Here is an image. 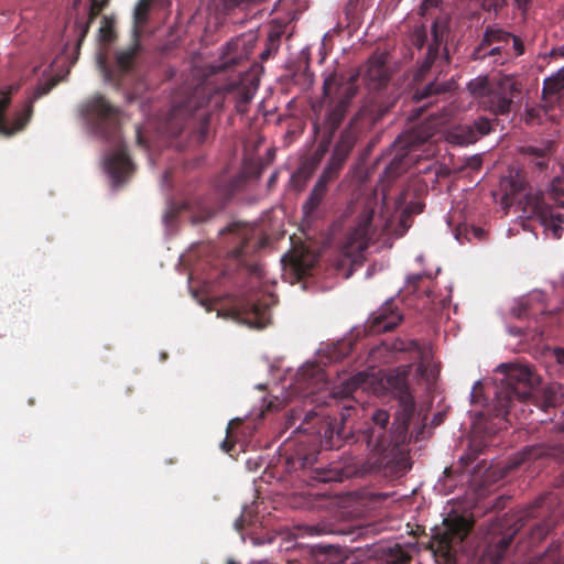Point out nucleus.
<instances>
[{
	"label": "nucleus",
	"mask_w": 564,
	"mask_h": 564,
	"mask_svg": "<svg viewBox=\"0 0 564 564\" xmlns=\"http://www.w3.org/2000/svg\"><path fill=\"white\" fill-rule=\"evenodd\" d=\"M101 12L100 7L97 6V0H90V6L88 8V12L86 17H77L75 20V32L77 34V47L82 45L85 37L87 36L90 25L94 22V20L99 15Z\"/></svg>",
	"instance_id": "28"
},
{
	"label": "nucleus",
	"mask_w": 564,
	"mask_h": 564,
	"mask_svg": "<svg viewBox=\"0 0 564 564\" xmlns=\"http://www.w3.org/2000/svg\"><path fill=\"white\" fill-rule=\"evenodd\" d=\"M267 0H224L225 7L227 9H249L252 6H256L258 3L265 2Z\"/></svg>",
	"instance_id": "42"
},
{
	"label": "nucleus",
	"mask_w": 564,
	"mask_h": 564,
	"mask_svg": "<svg viewBox=\"0 0 564 564\" xmlns=\"http://www.w3.org/2000/svg\"><path fill=\"white\" fill-rule=\"evenodd\" d=\"M453 88L452 82H431L422 87H417L413 95L412 99L416 102H423V107H429L436 104L440 98L447 93H449Z\"/></svg>",
	"instance_id": "20"
},
{
	"label": "nucleus",
	"mask_w": 564,
	"mask_h": 564,
	"mask_svg": "<svg viewBox=\"0 0 564 564\" xmlns=\"http://www.w3.org/2000/svg\"><path fill=\"white\" fill-rule=\"evenodd\" d=\"M267 56H268V52H263V53L261 54V57H262V58H265Z\"/></svg>",
	"instance_id": "64"
},
{
	"label": "nucleus",
	"mask_w": 564,
	"mask_h": 564,
	"mask_svg": "<svg viewBox=\"0 0 564 564\" xmlns=\"http://www.w3.org/2000/svg\"><path fill=\"white\" fill-rule=\"evenodd\" d=\"M546 112V110L540 108V107H532V108H529L527 109L525 111V122L529 123V124H532V123H540L541 122V115L542 112Z\"/></svg>",
	"instance_id": "44"
},
{
	"label": "nucleus",
	"mask_w": 564,
	"mask_h": 564,
	"mask_svg": "<svg viewBox=\"0 0 564 564\" xmlns=\"http://www.w3.org/2000/svg\"><path fill=\"white\" fill-rule=\"evenodd\" d=\"M83 115L96 133L116 140L119 134V109L110 105L104 96H95L87 101Z\"/></svg>",
	"instance_id": "7"
},
{
	"label": "nucleus",
	"mask_w": 564,
	"mask_h": 564,
	"mask_svg": "<svg viewBox=\"0 0 564 564\" xmlns=\"http://www.w3.org/2000/svg\"><path fill=\"white\" fill-rule=\"evenodd\" d=\"M311 479L319 482L340 481L341 475L337 469L315 468L312 470Z\"/></svg>",
	"instance_id": "39"
},
{
	"label": "nucleus",
	"mask_w": 564,
	"mask_h": 564,
	"mask_svg": "<svg viewBox=\"0 0 564 564\" xmlns=\"http://www.w3.org/2000/svg\"><path fill=\"white\" fill-rule=\"evenodd\" d=\"M98 40L102 45H110L117 40L116 19L104 15L98 30Z\"/></svg>",
	"instance_id": "32"
},
{
	"label": "nucleus",
	"mask_w": 564,
	"mask_h": 564,
	"mask_svg": "<svg viewBox=\"0 0 564 564\" xmlns=\"http://www.w3.org/2000/svg\"><path fill=\"white\" fill-rule=\"evenodd\" d=\"M556 355L561 361H564V350L563 349H558Z\"/></svg>",
	"instance_id": "57"
},
{
	"label": "nucleus",
	"mask_w": 564,
	"mask_h": 564,
	"mask_svg": "<svg viewBox=\"0 0 564 564\" xmlns=\"http://www.w3.org/2000/svg\"><path fill=\"white\" fill-rule=\"evenodd\" d=\"M350 346H351V345H350L349 343H345V341H344V343L338 344V348H339V349H344L345 351H340L339 356H336L335 358H341V357H344L345 355H347V354H348V351H349V349L351 348Z\"/></svg>",
	"instance_id": "48"
},
{
	"label": "nucleus",
	"mask_w": 564,
	"mask_h": 564,
	"mask_svg": "<svg viewBox=\"0 0 564 564\" xmlns=\"http://www.w3.org/2000/svg\"><path fill=\"white\" fill-rule=\"evenodd\" d=\"M254 176H256L257 178H259V177L261 176V170H258V171H257V173L254 174Z\"/></svg>",
	"instance_id": "60"
},
{
	"label": "nucleus",
	"mask_w": 564,
	"mask_h": 564,
	"mask_svg": "<svg viewBox=\"0 0 564 564\" xmlns=\"http://www.w3.org/2000/svg\"><path fill=\"white\" fill-rule=\"evenodd\" d=\"M170 0H140L133 11L132 33L142 36L149 23L150 12L153 8H163Z\"/></svg>",
	"instance_id": "23"
},
{
	"label": "nucleus",
	"mask_w": 564,
	"mask_h": 564,
	"mask_svg": "<svg viewBox=\"0 0 564 564\" xmlns=\"http://www.w3.org/2000/svg\"><path fill=\"white\" fill-rule=\"evenodd\" d=\"M375 210L365 207L360 213L357 224L348 231L343 243V251L346 256H357L365 251L373 235L372 219Z\"/></svg>",
	"instance_id": "13"
},
{
	"label": "nucleus",
	"mask_w": 564,
	"mask_h": 564,
	"mask_svg": "<svg viewBox=\"0 0 564 564\" xmlns=\"http://www.w3.org/2000/svg\"><path fill=\"white\" fill-rule=\"evenodd\" d=\"M273 304L272 294L259 290L250 291L232 301L229 315L251 327L263 328L270 323L271 305Z\"/></svg>",
	"instance_id": "4"
},
{
	"label": "nucleus",
	"mask_w": 564,
	"mask_h": 564,
	"mask_svg": "<svg viewBox=\"0 0 564 564\" xmlns=\"http://www.w3.org/2000/svg\"><path fill=\"white\" fill-rule=\"evenodd\" d=\"M541 502H535L512 516L511 532L491 542L485 549L482 562L485 564H500L509 550L514 535L525 527L529 520L536 518L540 512Z\"/></svg>",
	"instance_id": "10"
},
{
	"label": "nucleus",
	"mask_w": 564,
	"mask_h": 564,
	"mask_svg": "<svg viewBox=\"0 0 564 564\" xmlns=\"http://www.w3.org/2000/svg\"><path fill=\"white\" fill-rule=\"evenodd\" d=\"M432 36L433 41L429 45L426 56L419 67L417 77H423L426 73H429L434 62L438 58L440 47L444 41V32L443 30L438 29L436 23H434L432 26Z\"/></svg>",
	"instance_id": "27"
},
{
	"label": "nucleus",
	"mask_w": 564,
	"mask_h": 564,
	"mask_svg": "<svg viewBox=\"0 0 564 564\" xmlns=\"http://www.w3.org/2000/svg\"><path fill=\"white\" fill-rule=\"evenodd\" d=\"M487 444L482 440L473 438L469 444V451L460 457V462L466 467L471 464L476 457L484 452Z\"/></svg>",
	"instance_id": "40"
},
{
	"label": "nucleus",
	"mask_w": 564,
	"mask_h": 564,
	"mask_svg": "<svg viewBox=\"0 0 564 564\" xmlns=\"http://www.w3.org/2000/svg\"><path fill=\"white\" fill-rule=\"evenodd\" d=\"M471 530V523L464 517L444 520V529L437 530L430 541L429 547L437 561L452 564L456 560L455 546L460 544Z\"/></svg>",
	"instance_id": "6"
},
{
	"label": "nucleus",
	"mask_w": 564,
	"mask_h": 564,
	"mask_svg": "<svg viewBox=\"0 0 564 564\" xmlns=\"http://www.w3.org/2000/svg\"><path fill=\"white\" fill-rule=\"evenodd\" d=\"M302 410H297V409H292L290 411V414L286 419V426L288 427H291L295 424L296 421L301 420L302 417Z\"/></svg>",
	"instance_id": "46"
},
{
	"label": "nucleus",
	"mask_w": 564,
	"mask_h": 564,
	"mask_svg": "<svg viewBox=\"0 0 564 564\" xmlns=\"http://www.w3.org/2000/svg\"><path fill=\"white\" fill-rule=\"evenodd\" d=\"M519 93V84L512 77L507 76L500 79L480 102L486 110L496 116L508 115L511 111L513 98Z\"/></svg>",
	"instance_id": "14"
},
{
	"label": "nucleus",
	"mask_w": 564,
	"mask_h": 564,
	"mask_svg": "<svg viewBox=\"0 0 564 564\" xmlns=\"http://www.w3.org/2000/svg\"><path fill=\"white\" fill-rule=\"evenodd\" d=\"M564 88V69H561L555 76L544 80L542 98L549 99V96H555Z\"/></svg>",
	"instance_id": "35"
},
{
	"label": "nucleus",
	"mask_w": 564,
	"mask_h": 564,
	"mask_svg": "<svg viewBox=\"0 0 564 564\" xmlns=\"http://www.w3.org/2000/svg\"><path fill=\"white\" fill-rule=\"evenodd\" d=\"M347 111L348 109L345 108V106L333 101L329 105L325 119L322 122L317 120L313 122L314 133H328L334 135L345 119Z\"/></svg>",
	"instance_id": "21"
},
{
	"label": "nucleus",
	"mask_w": 564,
	"mask_h": 564,
	"mask_svg": "<svg viewBox=\"0 0 564 564\" xmlns=\"http://www.w3.org/2000/svg\"><path fill=\"white\" fill-rule=\"evenodd\" d=\"M105 167L115 183L119 184L124 181L133 170L126 148L120 145L115 152L109 154L105 161Z\"/></svg>",
	"instance_id": "19"
},
{
	"label": "nucleus",
	"mask_w": 564,
	"mask_h": 564,
	"mask_svg": "<svg viewBox=\"0 0 564 564\" xmlns=\"http://www.w3.org/2000/svg\"><path fill=\"white\" fill-rule=\"evenodd\" d=\"M553 55L564 56V44L554 48L552 52Z\"/></svg>",
	"instance_id": "52"
},
{
	"label": "nucleus",
	"mask_w": 564,
	"mask_h": 564,
	"mask_svg": "<svg viewBox=\"0 0 564 564\" xmlns=\"http://www.w3.org/2000/svg\"><path fill=\"white\" fill-rule=\"evenodd\" d=\"M444 52H445L444 56H445L446 61L448 62V52H447L446 47L444 48Z\"/></svg>",
	"instance_id": "61"
},
{
	"label": "nucleus",
	"mask_w": 564,
	"mask_h": 564,
	"mask_svg": "<svg viewBox=\"0 0 564 564\" xmlns=\"http://www.w3.org/2000/svg\"><path fill=\"white\" fill-rule=\"evenodd\" d=\"M250 271H251V273H253V274H256V275H260V273H261V268H257V267H254V268H250Z\"/></svg>",
	"instance_id": "56"
},
{
	"label": "nucleus",
	"mask_w": 564,
	"mask_h": 564,
	"mask_svg": "<svg viewBox=\"0 0 564 564\" xmlns=\"http://www.w3.org/2000/svg\"><path fill=\"white\" fill-rule=\"evenodd\" d=\"M328 191V186L323 183V181H316L314 187L312 188L307 199L302 206L304 219L310 223L316 219L317 210L324 200L326 193Z\"/></svg>",
	"instance_id": "26"
},
{
	"label": "nucleus",
	"mask_w": 564,
	"mask_h": 564,
	"mask_svg": "<svg viewBox=\"0 0 564 564\" xmlns=\"http://www.w3.org/2000/svg\"><path fill=\"white\" fill-rule=\"evenodd\" d=\"M492 87L494 86H491L487 77H477L468 83V90L470 94L476 98H480L481 100L487 97Z\"/></svg>",
	"instance_id": "37"
},
{
	"label": "nucleus",
	"mask_w": 564,
	"mask_h": 564,
	"mask_svg": "<svg viewBox=\"0 0 564 564\" xmlns=\"http://www.w3.org/2000/svg\"><path fill=\"white\" fill-rule=\"evenodd\" d=\"M318 134L321 135V140H319L318 145L315 151L316 162H318L321 160V158H323L328 152L332 140L334 138V135L328 134V133H318Z\"/></svg>",
	"instance_id": "41"
},
{
	"label": "nucleus",
	"mask_w": 564,
	"mask_h": 564,
	"mask_svg": "<svg viewBox=\"0 0 564 564\" xmlns=\"http://www.w3.org/2000/svg\"><path fill=\"white\" fill-rule=\"evenodd\" d=\"M252 50V44L246 40L245 36H237L230 40L220 57L212 67V74H220L227 72H237L238 75L245 70H238L248 61Z\"/></svg>",
	"instance_id": "15"
},
{
	"label": "nucleus",
	"mask_w": 564,
	"mask_h": 564,
	"mask_svg": "<svg viewBox=\"0 0 564 564\" xmlns=\"http://www.w3.org/2000/svg\"><path fill=\"white\" fill-rule=\"evenodd\" d=\"M411 555L404 551L399 544L389 549L387 557L377 564H409Z\"/></svg>",
	"instance_id": "38"
},
{
	"label": "nucleus",
	"mask_w": 564,
	"mask_h": 564,
	"mask_svg": "<svg viewBox=\"0 0 564 564\" xmlns=\"http://www.w3.org/2000/svg\"><path fill=\"white\" fill-rule=\"evenodd\" d=\"M421 279V274H413L408 278V283L412 284L413 286H416Z\"/></svg>",
	"instance_id": "49"
},
{
	"label": "nucleus",
	"mask_w": 564,
	"mask_h": 564,
	"mask_svg": "<svg viewBox=\"0 0 564 564\" xmlns=\"http://www.w3.org/2000/svg\"><path fill=\"white\" fill-rule=\"evenodd\" d=\"M137 140H138V143H139V144H142L143 139H142V135H141L140 130H137Z\"/></svg>",
	"instance_id": "58"
},
{
	"label": "nucleus",
	"mask_w": 564,
	"mask_h": 564,
	"mask_svg": "<svg viewBox=\"0 0 564 564\" xmlns=\"http://www.w3.org/2000/svg\"><path fill=\"white\" fill-rule=\"evenodd\" d=\"M511 42L513 44L516 55L517 56L522 55L524 53V44H523L522 40L519 36L512 34Z\"/></svg>",
	"instance_id": "47"
},
{
	"label": "nucleus",
	"mask_w": 564,
	"mask_h": 564,
	"mask_svg": "<svg viewBox=\"0 0 564 564\" xmlns=\"http://www.w3.org/2000/svg\"><path fill=\"white\" fill-rule=\"evenodd\" d=\"M232 445L231 446H228L227 442H223V448L226 451V452H229L231 449Z\"/></svg>",
	"instance_id": "59"
},
{
	"label": "nucleus",
	"mask_w": 564,
	"mask_h": 564,
	"mask_svg": "<svg viewBox=\"0 0 564 564\" xmlns=\"http://www.w3.org/2000/svg\"><path fill=\"white\" fill-rule=\"evenodd\" d=\"M333 87H336L337 100L335 104L343 105L345 108H349L350 101L357 94V86L352 79H349L340 85L337 84L336 76H328L324 80L323 94L324 97H330Z\"/></svg>",
	"instance_id": "22"
},
{
	"label": "nucleus",
	"mask_w": 564,
	"mask_h": 564,
	"mask_svg": "<svg viewBox=\"0 0 564 564\" xmlns=\"http://www.w3.org/2000/svg\"><path fill=\"white\" fill-rule=\"evenodd\" d=\"M391 74L387 66V56L383 53L371 55L364 68V80L369 89L380 90L384 88Z\"/></svg>",
	"instance_id": "17"
},
{
	"label": "nucleus",
	"mask_w": 564,
	"mask_h": 564,
	"mask_svg": "<svg viewBox=\"0 0 564 564\" xmlns=\"http://www.w3.org/2000/svg\"><path fill=\"white\" fill-rule=\"evenodd\" d=\"M368 379V375L364 371L356 373L347 381H344L340 388V393L343 397H349L356 389L362 388L365 389L366 381Z\"/></svg>",
	"instance_id": "36"
},
{
	"label": "nucleus",
	"mask_w": 564,
	"mask_h": 564,
	"mask_svg": "<svg viewBox=\"0 0 564 564\" xmlns=\"http://www.w3.org/2000/svg\"><path fill=\"white\" fill-rule=\"evenodd\" d=\"M506 377L495 388L492 414L500 421H507L514 400L525 402L530 400L535 388L540 384V378L529 366L501 365Z\"/></svg>",
	"instance_id": "3"
},
{
	"label": "nucleus",
	"mask_w": 564,
	"mask_h": 564,
	"mask_svg": "<svg viewBox=\"0 0 564 564\" xmlns=\"http://www.w3.org/2000/svg\"><path fill=\"white\" fill-rule=\"evenodd\" d=\"M392 349L395 351H409L413 354L414 360H421V364L419 365V370L423 372L424 365L423 360L426 357V348L422 346L417 340L415 339H397L392 344Z\"/></svg>",
	"instance_id": "30"
},
{
	"label": "nucleus",
	"mask_w": 564,
	"mask_h": 564,
	"mask_svg": "<svg viewBox=\"0 0 564 564\" xmlns=\"http://www.w3.org/2000/svg\"><path fill=\"white\" fill-rule=\"evenodd\" d=\"M101 12L100 7L97 6V0H90V6L88 8V12L86 17H77L75 20V32L77 34V47L82 45L85 37L87 36L90 25L94 22V20L99 15Z\"/></svg>",
	"instance_id": "29"
},
{
	"label": "nucleus",
	"mask_w": 564,
	"mask_h": 564,
	"mask_svg": "<svg viewBox=\"0 0 564 564\" xmlns=\"http://www.w3.org/2000/svg\"><path fill=\"white\" fill-rule=\"evenodd\" d=\"M409 367L391 370L386 382L399 401V410L394 422L390 424L388 411L378 409L365 430L345 433L344 427L337 429L333 422L313 411L305 413L295 432L304 434L306 440L299 441L294 448L286 453L285 464L289 470L306 469L317 462L318 447L326 449L340 448L344 443H361L376 454L393 451L406 440L410 422L414 415L415 402L408 386Z\"/></svg>",
	"instance_id": "1"
},
{
	"label": "nucleus",
	"mask_w": 564,
	"mask_h": 564,
	"mask_svg": "<svg viewBox=\"0 0 564 564\" xmlns=\"http://www.w3.org/2000/svg\"><path fill=\"white\" fill-rule=\"evenodd\" d=\"M109 3V0H97V6L100 7V9L102 10L104 8H106Z\"/></svg>",
	"instance_id": "55"
},
{
	"label": "nucleus",
	"mask_w": 564,
	"mask_h": 564,
	"mask_svg": "<svg viewBox=\"0 0 564 564\" xmlns=\"http://www.w3.org/2000/svg\"><path fill=\"white\" fill-rule=\"evenodd\" d=\"M245 528V519H243V516H240L236 521H235V529L237 531H242Z\"/></svg>",
	"instance_id": "50"
},
{
	"label": "nucleus",
	"mask_w": 564,
	"mask_h": 564,
	"mask_svg": "<svg viewBox=\"0 0 564 564\" xmlns=\"http://www.w3.org/2000/svg\"><path fill=\"white\" fill-rule=\"evenodd\" d=\"M511 186L513 188V192H520V191L523 189V184L522 183L513 182Z\"/></svg>",
	"instance_id": "54"
},
{
	"label": "nucleus",
	"mask_w": 564,
	"mask_h": 564,
	"mask_svg": "<svg viewBox=\"0 0 564 564\" xmlns=\"http://www.w3.org/2000/svg\"><path fill=\"white\" fill-rule=\"evenodd\" d=\"M524 213L535 218L540 224L550 230L555 239L563 235L564 215L554 213L552 207L544 200L542 192L527 193L524 196Z\"/></svg>",
	"instance_id": "11"
},
{
	"label": "nucleus",
	"mask_w": 564,
	"mask_h": 564,
	"mask_svg": "<svg viewBox=\"0 0 564 564\" xmlns=\"http://www.w3.org/2000/svg\"><path fill=\"white\" fill-rule=\"evenodd\" d=\"M358 139L359 130L357 129L355 120L352 119L348 126L339 133L332 154L344 161H347Z\"/></svg>",
	"instance_id": "24"
},
{
	"label": "nucleus",
	"mask_w": 564,
	"mask_h": 564,
	"mask_svg": "<svg viewBox=\"0 0 564 564\" xmlns=\"http://www.w3.org/2000/svg\"><path fill=\"white\" fill-rule=\"evenodd\" d=\"M564 454V446L561 443H539L524 447L517 453L511 468H516L523 463L543 458H558Z\"/></svg>",
	"instance_id": "18"
},
{
	"label": "nucleus",
	"mask_w": 564,
	"mask_h": 564,
	"mask_svg": "<svg viewBox=\"0 0 564 564\" xmlns=\"http://www.w3.org/2000/svg\"><path fill=\"white\" fill-rule=\"evenodd\" d=\"M238 91V110L241 104L247 105L252 94L240 87L237 82L223 87H214L208 80L195 86L184 85L172 97L171 109L165 122V131L171 137H177L188 131L189 141L195 144L206 142L212 133L210 116L213 109L220 107L224 91Z\"/></svg>",
	"instance_id": "2"
},
{
	"label": "nucleus",
	"mask_w": 564,
	"mask_h": 564,
	"mask_svg": "<svg viewBox=\"0 0 564 564\" xmlns=\"http://www.w3.org/2000/svg\"><path fill=\"white\" fill-rule=\"evenodd\" d=\"M345 163L346 161L332 154L322 175L318 177L317 181H323V183L328 186L333 181H335L339 176Z\"/></svg>",
	"instance_id": "33"
},
{
	"label": "nucleus",
	"mask_w": 564,
	"mask_h": 564,
	"mask_svg": "<svg viewBox=\"0 0 564 564\" xmlns=\"http://www.w3.org/2000/svg\"><path fill=\"white\" fill-rule=\"evenodd\" d=\"M294 270H295L297 273L303 272V268H294Z\"/></svg>",
	"instance_id": "63"
},
{
	"label": "nucleus",
	"mask_w": 564,
	"mask_h": 564,
	"mask_svg": "<svg viewBox=\"0 0 564 564\" xmlns=\"http://www.w3.org/2000/svg\"><path fill=\"white\" fill-rule=\"evenodd\" d=\"M431 137L432 132H422L421 128H417L410 131L406 135L399 138L393 144L395 153L386 169V174L393 178L404 173L413 161L410 156V151L426 142Z\"/></svg>",
	"instance_id": "12"
},
{
	"label": "nucleus",
	"mask_w": 564,
	"mask_h": 564,
	"mask_svg": "<svg viewBox=\"0 0 564 564\" xmlns=\"http://www.w3.org/2000/svg\"><path fill=\"white\" fill-rule=\"evenodd\" d=\"M551 150H552V142H547V144L544 148L532 147V145L523 147L522 153L534 158L536 160L535 166L542 171L547 167V158H549V154L551 153Z\"/></svg>",
	"instance_id": "34"
},
{
	"label": "nucleus",
	"mask_w": 564,
	"mask_h": 564,
	"mask_svg": "<svg viewBox=\"0 0 564 564\" xmlns=\"http://www.w3.org/2000/svg\"><path fill=\"white\" fill-rule=\"evenodd\" d=\"M551 531V524L546 521L535 523L531 529V534L536 539H544Z\"/></svg>",
	"instance_id": "43"
},
{
	"label": "nucleus",
	"mask_w": 564,
	"mask_h": 564,
	"mask_svg": "<svg viewBox=\"0 0 564 564\" xmlns=\"http://www.w3.org/2000/svg\"><path fill=\"white\" fill-rule=\"evenodd\" d=\"M56 84L57 79L55 78L39 84L32 96L25 100L20 110L14 112L11 120L7 118V109L11 102L12 89L0 90V135L12 137L24 130L33 115L34 101L48 94Z\"/></svg>",
	"instance_id": "5"
},
{
	"label": "nucleus",
	"mask_w": 564,
	"mask_h": 564,
	"mask_svg": "<svg viewBox=\"0 0 564 564\" xmlns=\"http://www.w3.org/2000/svg\"><path fill=\"white\" fill-rule=\"evenodd\" d=\"M276 180H278V173L274 172L268 180V187H272L275 184Z\"/></svg>",
	"instance_id": "51"
},
{
	"label": "nucleus",
	"mask_w": 564,
	"mask_h": 564,
	"mask_svg": "<svg viewBox=\"0 0 564 564\" xmlns=\"http://www.w3.org/2000/svg\"><path fill=\"white\" fill-rule=\"evenodd\" d=\"M470 398L473 403H482L486 400L482 397V386L479 381L475 383Z\"/></svg>",
	"instance_id": "45"
},
{
	"label": "nucleus",
	"mask_w": 564,
	"mask_h": 564,
	"mask_svg": "<svg viewBox=\"0 0 564 564\" xmlns=\"http://www.w3.org/2000/svg\"><path fill=\"white\" fill-rule=\"evenodd\" d=\"M490 131V120L485 117H480L471 126H466L463 128L464 141L467 143H474L479 138L488 134Z\"/></svg>",
	"instance_id": "31"
},
{
	"label": "nucleus",
	"mask_w": 564,
	"mask_h": 564,
	"mask_svg": "<svg viewBox=\"0 0 564 564\" xmlns=\"http://www.w3.org/2000/svg\"><path fill=\"white\" fill-rule=\"evenodd\" d=\"M402 321V315L392 301L386 302L373 312L366 323V332L376 335L394 329Z\"/></svg>",
	"instance_id": "16"
},
{
	"label": "nucleus",
	"mask_w": 564,
	"mask_h": 564,
	"mask_svg": "<svg viewBox=\"0 0 564 564\" xmlns=\"http://www.w3.org/2000/svg\"><path fill=\"white\" fill-rule=\"evenodd\" d=\"M227 564H239V563H237V562H236V561H234V560H228Z\"/></svg>",
	"instance_id": "62"
},
{
	"label": "nucleus",
	"mask_w": 564,
	"mask_h": 564,
	"mask_svg": "<svg viewBox=\"0 0 564 564\" xmlns=\"http://www.w3.org/2000/svg\"><path fill=\"white\" fill-rule=\"evenodd\" d=\"M425 40V34H419L415 40V44L421 47L423 45V42Z\"/></svg>",
	"instance_id": "53"
},
{
	"label": "nucleus",
	"mask_w": 564,
	"mask_h": 564,
	"mask_svg": "<svg viewBox=\"0 0 564 564\" xmlns=\"http://www.w3.org/2000/svg\"><path fill=\"white\" fill-rule=\"evenodd\" d=\"M512 33L503 30L497 24L488 25L478 45L474 48L470 58L485 62L491 59L495 65H503L510 57L508 46Z\"/></svg>",
	"instance_id": "8"
},
{
	"label": "nucleus",
	"mask_w": 564,
	"mask_h": 564,
	"mask_svg": "<svg viewBox=\"0 0 564 564\" xmlns=\"http://www.w3.org/2000/svg\"><path fill=\"white\" fill-rule=\"evenodd\" d=\"M238 232L241 238V242L231 252L234 258L242 260L245 257L249 256L256 249L260 248V243L256 242V245L250 246V240L253 238L252 229L241 226L240 224H231L226 229L221 230V232Z\"/></svg>",
	"instance_id": "25"
},
{
	"label": "nucleus",
	"mask_w": 564,
	"mask_h": 564,
	"mask_svg": "<svg viewBox=\"0 0 564 564\" xmlns=\"http://www.w3.org/2000/svg\"><path fill=\"white\" fill-rule=\"evenodd\" d=\"M141 37L132 33L129 45L116 51V69L110 67L104 55L98 57V67L106 82L119 86L122 77L135 68L139 57L143 52Z\"/></svg>",
	"instance_id": "9"
}]
</instances>
